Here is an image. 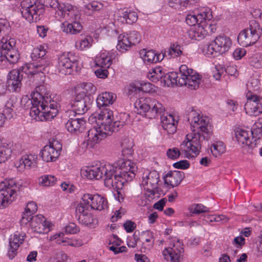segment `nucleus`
Segmentation results:
<instances>
[{"mask_svg": "<svg viewBox=\"0 0 262 262\" xmlns=\"http://www.w3.org/2000/svg\"><path fill=\"white\" fill-rule=\"evenodd\" d=\"M232 45L230 38L225 35H220L209 45H206L202 49L203 53L208 57H216L227 52Z\"/></svg>", "mask_w": 262, "mask_h": 262, "instance_id": "6e6552de", "label": "nucleus"}, {"mask_svg": "<svg viewBox=\"0 0 262 262\" xmlns=\"http://www.w3.org/2000/svg\"><path fill=\"white\" fill-rule=\"evenodd\" d=\"M236 139L239 144L248 146L249 148H253L256 143L253 142L250 139V132L242 129L238 128L235 132Z\"/></svg>", "mask_w": 262, "mask_h": 262, "instance_id": "bb28decb", "label": "nucleus"}, {"mask_svg": "<svg viewBox=\"0 0 262 262\" xmlns=\"http://www.w3.org/2000/svg\"><path fill=\"white\" fill-rule=\"evenodd\" d=\"M67 259V256L64 253L60 252L57 254L56 262H66Z\"/></svg>", "mask_w": 262, "mask_h": 262, "instance_id": "774afa93", "label": "nucleus"}, {"mask_svg": "<svg viewBox=\"0 0 262 262\" xmlns=\"http://www.w3.org/2000/svg\"><path fill=\"white\" fill-rule=\"evenodd\" d=\"M247 85L249 90L248 92H252V91H258L261 86L260 80L256 77H251Z\"/></svg>", "mask_w": 262, "mask_h": 262, "instance_id": "37998d69", "label": "nucleus"}, {"mask_svg": "<svg viewBox=\"0 0 262 262\" xmlns=\"http://www.w3.org/2000/svg\"><path fill=\"white\" fill-rule=\"evenodd\" d=\"M82 200L80 203L88 209L90 207L92 209L101 211L108 208L107 200L98 194H85Z\"/></svg>", "mask_w": 262, "mask_h": 262, "instance_id": "ddd939ff", "label": "nucleus"}, {"mask_svg": "<svg viewBox=\"0 0 262 262\" xmlns=\"http://www.w3.org/2000/svg\"><path fill=\"white\" fill-rule=\"evenodd\" d=\"M17 184L13 179H6L0 183V208L8 206L16 196Z\"/></svg>", "mask_w": 262, "mask_h": 262, "instance_id": "9b49d317", "label": "nucleus"}, {"mask_svg": "<svg viewBox=\"0 0 262 262\" xmlns=\"http://www.w3.org/2000/svg\"><path fill=\"white\" fill-rule=\"evenodd\" d=\"M177 247L174 244H173V247H169L168 248H165L163 251V254L165 257L168 256L170 258V260L172 262H180L181 256V254L183 252V248L180 246V244L178 241ZM165 258H167L165 257Z\"/></svg>", "mask_w": 262, "mask_h": 262, "instance_id": "cd10ccee", "label": "nucleus"}, {"mask_svg": "<svg viewBox=\"0 0 262 262\" xmlns=\"http://www.w3.org/2000/svg\"><path fill=\"white\" fill-rule=\"evenodd\" d=\"M129 118V115L125 113H121L114 118L113 112L109 108H104L98 115L99 120L102 121L101 128L110 133L118 131L124 124L128 123Z\"/></svg>", "mask_w": 262, "mask_h": 262, "instance_id": "0eeeda50", "label": "nucleus"}, {"mask_svg": "<svg viewBox=\"0 0 262 262\" xmlns=\"http://www.w3.org/2000/svg\"><path fill=\"white\" fill-rule=\"evenodd\" d=\"M175 168L186 169L189 168L190 166L189 162L187 160H181L176 162L173 164Z\"/></svg>", "mask_w": 262, "mask_h": 262, "instance_id": "4d7b16f0", "label": "nucleus"}, {"mask_svg": "<svg viewBox=\"0 0 262 262\" xmlns=\"http://www.w3.org/2000/svg\"><path fill=\"white\" fill-rule=\"evenodd\" d=\"M162 77L160 81L164 86L185 85L192 90H196L199 87L202 78L201 75L185 64L180 66L179 73L164 72Z\"/></svg>", "mask_w": 262, "mask_h": 262, "instance_id": "423d86ee", "label": "nucleus"}, {"mask_svg": "<svg viewBox=\"0 0 262 262\" xmlns=\"http://www.w3.org/2000/svg\"><path fill=\"white\" fill-rule=\"evenodd\" d=\"M122 154L124 157H128L132 156L133 152L132 146H128V147H126L124 145V143H122Z\"/></svg>", "mask_w": 262, "mask_h": 262, "instance_id": "680f3d73", "label": "nucleus"}, {"mask_svg": "<svg viewBox=\"0 0 262 262\" xmlns=\"http://www.w3.org/2000/svg\"><path fill=\"white\" fill-rule=\"evenodd\" d=\"M185 177L184 173L180 171H170L163 177L165 185L173 188L178 186Z\"/></svg>", "mask_w": 262, "mask_h": 262, "instance_id": "393cba45", "label": "nucleus"}, {"mask_svg": "<svg viewBox=\"0 0 262 262\" xmlns=\"http://www.w3.org/2000/svg\"><path fill=\"white\" fill-rule=\"evenodd\" d=\"M14 45L13 40L8 41L4 38L0 40V48L3 51L4 63L8 62L10 64H15L18 62L19 54L18 52L13 48Z\"/></svg>", "mask_w": 262, "mask_h": 262, "instance_id": "dca6fc26", "label": "nucleus"}, {"mask_svg": "<svg viewBox=\"0 0 262 262\" xmlns=\"http://www.w3.org/2000/svg\"><path fill=\"white\" fill-rule=\"evenodd\" d=\"M199 0H169V6L175 9L184 11L191 8Z\"/></svg>", "mask_w": 262, "mask_h": 262, "instance_id": "c756f323", "label": "nucleus"}, {"mask_svg": "<svg viewBox=\"0 0 262 262\" xmlns=\"http://www.w3.org/2000/svg\"><path fill=\"white\" fill-rule=\"evenodd\" d=\"M189 210L194 214H200L207 212L209 208L201 204H194L189 207Z\"/></svg>", "mask_w": 262, "mask_h": 262, "instance_id": "a18cd8bd", "label": "nucleus"}, {"mask_svg": "<svg viewBox=\"0 0 262 262\" xmlns=\"http://www.w3.org/2000/svg\"><path fill=\"white\" fill-rule=\"evenodd\" d=\"M11 154V144L4 142L0 139V163L6 161L10 158Z\"/></svg>", "mask_w": 262, "mask_h": 262, "instance_id": "72a5a7b5", "label": "nucleus"}, {"mask_svg": "<svg viewBox=\"0 0 262 262\" xmlns=\"http://www.w3.org/2000/svg\"><path fill=\"white\" fill-rule=\"evenodd\" d=\"M25 210L30 212V213H34L37 210V206L34 202H30L28 203Z\"/></svg>", "mask_w": 262, "mask_h": 262, "instance_id": "e2e57ef3", "label": "nucleus"}, {"mask_svg": "<svg viewBox=\"0 0 262 262\" xmlns=\"http://www.w3.org/2000/svg\"><path fill=\"white\" fill-rule=\"evenodd\" d=\"M112 56H109L108 52L106 51H101L96 57V66L103 68H109L112 64Z\"/></svg>", "mask_w": 262, "mask_h": 262, "instance_id": "7c9ffc66", "label": "nucleus"}, {"mask_svg": "<svg viewBox=\"0 0 262 262\" xmlns=\"http://www.w3.org/2000/svg\"><path fill=\"white\" fill-rule=\"evenodd\" d=\"M87 122L83 118H71L66 123L68 132L78 135L85 131Z\"/></svg>", "mask_w": 262, "mask_h": 262, "instance_id": "412c9836", "label": "nucleus"}, {"mask_svg": "<svg viewBox=\"0 0 262 262\" xmlns=\"http://www.w3.org/2000/svg\"><path fill=\"white\" fill-rule=\"evenodd\" d=\"M8 76L9 77V74L8 75ZM9 77L8 78L7 82H5L4 81L0 79V96H4L7 91L8 89V85L9 86L11 87L12 89V90L14 92H15L12 86L11 85H10L8 83V79Z\"/></svg>", "mask_w": 262, "mask_h": 262, "instance_id": "603ef678", "label": "nucleus"}, {"mask_svg": "<svg viewBox=\"0 0 262 262\" xmlns=\"http://www.w3.org/2000/svg\"><path fill=\"white\" fill-rule=\"evenodd\" d=\"M20 6L22 16L30 23L39 20L45 11L44 5L38 0H22Z\"/></svg>", "mask_w": 262, "mask_h": 262, "instance_id": "1a4fd4ad", "label": "nucleus"}, {"mask_svg": "<svg viewBox=\"0 0 262 262\" xmlns=\"http://www.w3.org/2000/svg\"><path fill=\"white\" fill-rule=\"evenodd\" d=\"M203 26L206 30L208 32V33L209 32L211 33H214L216 29L215 25L212 24L211 19L209 21H208V20H204Z\"/></svg>", "mask_w": 262, "mask_h": 262, "instance_id": "864d4df0", "label": "nucleus"}, {"mask_svg": "<svg viewBox=\"0 0 262 262\" xmlns=\"http://www.w3.org/2000/svg\"><path fill=\"white\" fill-rule=\"evenodd\" d=\"M212 18V12L209 9L203 8L200 12L196 14H188L185 19L186 23L191 26L198 25L203 23L204 20L210 21Z\"/></svg>", "mask_w": 262, "mask_h": 262, "instance_id": "aec40b11", "label": "nucleus"}, {"mask_svg": "<svg viewBox=\"0 0 262 262\" xmlns=\"http://www.w3.org/2000/svg\"><path fill=\"white\" fill-rule=\"evenodd\" d=\"M79 18L78 15L74 16V19H72L70 21H66L61 25V30L70 35L77 34L81 32L82 26L80 23L77 21Z\"/></svg>", "mask_w": 262, "mask_h": 262, "instance_id": "b1692460", "label": "nucleus"}, {"mask_svg": "<svg viewBox=\"0 0 262 262\" xmlns=\"http://www.w3.org/2000/svg\"><path fill=\"white\" fill-rule=\"evenodd\" d=\"M44 4L45 6L52 8L56 10L58 9L60 4L58 0H44Z\"/></svg>", "mask_w": 262, "mask_h": 262, "instance_id": "052dcab7", "label": "nucleus"}, {"mask_svg": "<svg viewBox=\"0 0 262 262\" xmlns=\"http://www.w3.org/2000/svg\"><path fill=\"white\" fill-rule=\"evenodd\" d=\"M117 166L109 163H97L86 167L82 170L89 179L99 180L104 178V185L109 188L121 189L125 181H130L135 177L137 170L136 164L131 160H121Z\"/></svg>", "mask_w": 262, "mask_h": 262, "instance_id": "f03ea898", "label": "nucleus"}, {"mask_svg": "<svg viewBox=\"0 0 262 262\" xmlns=\"http://www.w3.org/2000/svg\"><path fill=\"white\" fill-rule=\"evenodd\" d=\"M167 54L171 57H176L182 54L181 46L178 43L171 44L168 51H165L163 54L164 56Z\"/></svg>", "mask_w": 262, "mask_h": 262, "instance_id": "ea45409f", "label": "nucleus"}, {"mask_svg": "<svg viewBox=\"0 0 262 262\" xmlns=\"http://www.w3.org/2000/svg\"><path fill=\"white\" fill-rule=\"evenodd\" d=\"M81 88L83 90L82 92H84L86 96H90L94 94L96 91V87L92 83H83L81 84Z\"/></svg>", "mask_w": 262, "mask_h": 262, "instance_id": "49530a36", "label": "nucleus"}, {"mask_svg": "<svg viewBox=\"0 0 262 262\" xmlns=\"http://www.w3.org/2000/svg\"><path fill=\"white\" fill-rule=\"evenodd\" d=\"M261 32L259 24L255 20H251L249 27L239 33L237 41L243 47L251 46L258 40Z\"/></svg>", "mask_w": 262, "mask_h": 262, "instance_id": "9d476101", "label": "nucleus"}, {"mask_svg": "<svg viewBox=\"0 0 262 262\" xmlns=\"http://www.w3.org/2000/svg\"><path fill=\"white\" fill-rule=\"evenodd\" d=\"M89 210L81 203L78 205L76 208L75 214L80 224L85 226H89L93 223V217L91 213L86 211Z\"/></svg>", "mask_w": 262, "mask_h": 262, "instance_id": "5701e85b", "label": "nucleus"}, {"mask_svg": "<svg viewBox=\"0 0 262 262\" xmlns=\"http://www.w3.org/2000/svg\"><path fill=\"white\" fill-rule=\"evenodd\" d=\"M246 51L244 48H237L233 53V56L236 60L241 59L246 55Z\"/></svg>", "mask_w": 262, "mask_h": 262, "instance_id": "13d9d810", "label": "nucleus"}, {"mask_svg": "<svg viewBox=\"0 0 262 262\" xmlns=\"http://www.w3.org/2000/svg\"><path fill=\"white\" fill-rule=\"evenodd\" d=\"M97 121L98 123H100L99 128H91L87 132V145L90 148H93L95 145L98 143L102 139L105 138L107 135H111L112 134L108 131H105L104 129L101 128L102 121L99 120L98 119Z\"/></svg>", "mask_w": 262, "mask_h": 262, "instance_id": "a211bd4d", "label": "nucleus"}, {"mask_svg": "<svg viewBox=\"0 0 262 262\" xmlns=\"http://www.w3.org/2000/svg\"><path fill=\"white\" fill-rule=\"evenodd\" d=\"M116 98L115 94L110 92H104L100 94L96 100L97 106L100 108L104 107L102 111L107 108L109 104H112Z\"/></svg>", "mask_w": 262, "mask_h": 262, "instance_id": "c85d7f7f", "label": "nucleus"}, {"mask_svg": "<svg viewBox=\"0 0 262 262\" xmlns=\"http://www.w3.org/2000/svg\"><path fill=\"white\" fill-rule=\"evenodd\" d=\"M50 224L42 215L38 214L34 216L30 226L34 232L41 234L49 231Z\"/></svg>", "mask_w": 262, "mask_h": 262, "instance_id": "4be33fe9", "label": "nucleus"}, {"mask_svg": "<svg viewBox=\"0 0 262 262\" xmlns=\"http://www.w3.org/2000/svg\"><path fill=\"white\" fill-rule=\"evenodd\" d=\"M130 42L126 33L121 34L118 37L117 49L123 53L132 46Z\"/></svg>", "mask_w": 262, "mask_h": 262, "instance_id": "f704fd0d", "label": "nucleus"}, {"mask_svg": "<svg viewBox=\"0 0 262 262\" xmlns=\"http://www.w3.org/2000/svg\"><path fill=\"white\" fill-rule=\"evenodd\" d=\"M186 115L191 125L192 133L186 136V140L182 142L180 149L174 147L167 150L166 155L169 159L178 158L181 155L180 151L184 152L187 158L190 156L189 152L198 156L200 152L203 141L209 140L212 136V129L208 117L201 116L193 108H189Z\"/></svg>", "mask_w": 262, "mask_h": 262, "instance_id": "f257e3e1", "label": "nucleus"}, {"mask_svg": "<svg viewBox=\"0 0 262 262\" xmlns=\"http://www.w3.org/2000/svg\"><path fill=\"white\" fill-rule=\"evenodd\" d=\"M164 72L161 67H156L151 69L147 74L148 78L154 82H157L162 78Z\"/></svg>", "mask_w": 262, "mask_h": 262, "instance_id": "58836bf2", "label": "nucleus"}, {"mask_svg": "<svg viewBox=\"0 0 262 262\" xmlns=\"http://www.w3.org/2000/svg\"><path fill=\"white\" fill-rule=\"evenodd\" d=\"M166 202V198L162 199L154 205V208L159 211H162Z\"/></svg>", "mask_w": 262, "mask_h": 262, "instance_id": "0e129e2a", "label": "nucleus"}, {"mask_svg": "<svg viewBox=\"0 0 262 262\" xmlns=\"http://www.w3.org/2000/svg\"><path fill=\"white\" fill-rule=\"evenodd\" d=\"M123 226L127 232H131L135 229L136 225L131 221H127L124 223Z\"/></svg>", "mask_w": 262, "mask_h": 262, "instance_id": "bf43d9fd", "label": "nucleus"}, {"mask_svg": "<svg viewBox=\"0 0 262 262\" xmlns=\"http://www.w3.org/2000/svg\"><path fill=\"white\" fill-rule=\"evenodd\" d=\"M92 39L90 37H84L76 42V47L82 50L91 46Z\"/></svg>", "mask_w": 262, "mask_h": 262, "instance_id": "de8ad7c7", "label": "nucleus"}, {"mask_svg": "<svg viewBox=\"0 0 262 262\" xmlns=\"http://www.w3.org/2000/svg\"><path fill=\"white\" fill-rule=\"evenodd\" d=\"M212 155L217 157L225 151V146L222 141H217L212 144L210 148Z\"/></svg>", "mask_w": 262, "mask_h": 262, "instance_id": "a19ab883", "label": "nucleus"}, {"mask_svg": "<svg viewBox=\"0 0 262 262\" xmlns=\"http://www.w3.org/2000/svg\"><path fill=\"white\" fill-rule=\"evenodd\" d=\"M79 229L78 227L73 223H70L65 227V232L67 233L75 234L79 232Z\"/></svg>", "mask_w": 262, "mask_h": 262, "instance_id": "6e6d98bb", "label": "nucleus"}, {"mask_svg": "<svg viewBox=\"0 0 262 262\" xmlns=\"http://www.w3.org/2000/svg\"><path fill=\"white\" fill-rule=\"evenodd\" d=\"M208 34V32L203 26V23L198 25L194 29L190 32L191 37L195 40H201Z\"/></svg>", "mask_w": 262, "mask_h": 262, "instance_id": "4c0bfd02", "label": "nucleus"}, {"mask_svg": "<svg viewBox=\"0 0 262 262\" xmlns=\"http://www.w3.org/2000/svg\"><path fill=\"white\" fill-rule=\"evenodd\" d=\"M61 148V144L58 141H54L44 146L40 155L44 161L53 162L59 157Z\"/></svg>", "mask_w": 262, "mask_h": 262, "instance_id": "f3484780", "label": "nucleus"}, {"mask_svg": "<svg viewBox=\"0 0 262 262\" xmlns=\"http://www.w3.org/2000/svg\"><path fill=\"white\" fill-rule=\"evenodd\" d=\"M56 178L52 175H45L39 179V183L43 186H50L55 184Z\"/></svg>", "mask_w": 262, "mask_h": 262, "instance_id": "c03bdc74", "label": "nucleus"}, {"mask_svg": "<svg viewBox=\"0 0 262 262\" xmlns=\"http://www.w3.org/2000/svg\"><path fill=\"white\" fill-rule=\"evenodd\" d=\"M35 165V158L33 155H25L19 160V165L17 167L19 168V170H23L25 168H30L34 167Z\"/></svg>", "mask_w": 262, "mask_h": 262, "instance_id": "c9c22d12", "label": "nucleus"}, {"mask_svg": "<svg viewBox=\"0 0 262 262\" xmlns=\"http://www.w3.org/2000/svg\"><path fill=\"white\" fill-rule=\"evenodd\" d=\"M33 213H30L28 211L25 210V211L23 213L20 222L22 224H27V223H30L31 221L34 219V216H32Z\"/></svg>", "mask_w": 262, "mask_h": 262, "instance_id": "3c124183", "label": "nucleus"}, {"mask_svg": "<svg viewBox=\"0 0 262 262\" xmlns=\"http://www.w3.org/2000/svg\"><path fill=\"white\" fill-rule=\"evenodd\" d=\"M35 90L32 97L30 115L37 121H49L57 115L58 104L51 99L45 85H40Z\"/></svg>", "mask_w": 262, "mask_h": 262, "instance_id": "39448f33", "label": "nucleus"}, {"mask_svg": "<svg viewBox=\"0 0 262 262\" xmlns=\"http://www.w3.org/2000/svg\"><path fill=\"white\" fill-rule=\"evenodd\" d=\"M93 101V97L86 96L84 92H80L71 103V106L76 114L82 115L91 108Z\"/></svg>", "mask_w": 262, "mask_h": 262, "instance_id": "2eb2a0df", "label": "nucleus"}, {"mask_svg": "<svg viewBox=\"0 0 262 262\" xmlns=\"http://www.w3.org/2000/svg\"><path fill=\"white\" fill-rule=\"evenodd\" d=\"M99 68L96 70L95 72L96 76L99 78H106L108 74L107 71L108 68H103L99 67Z\"/></svg>", "mask_w": 262, "mask_h": 262, "instance_id": "5fc2aeb1", "label": "nucleus"}, {"mask_svg": "<svg viewBox=\"0 0 262 262\" xmlns=\"http://www.w3.org/2000/svg\"><path fill=\"white\" fill-rule=\"evenodd\" d=\"M33 62L14 69L9 72L8 83L15 92H19L21 87L23 78L28 75L35 76L47 71L50 62L46 56V52L42 46L33 50L31 55Z\"/></svg>", "mask_w": 262, "mask_h": 262, "instance_id": "7ed1b4c3", "label": "nucleus"}, {"mask_svg": "<svg viewBox=\"0 0 262 262\" xmlns=\"http://www.w3.org/2000/svg\"><path fill=\"white\" fill-rule=\"evenodd\" d=\"M141 54H144V60L148 63H157L161 61L164 57V55H161L160 54L155 52L154 50L146 51L144 49L142 51Z\"/></svg>", "mask_w": 262, "mask_h": 262, "instance_id": "2f4dec72", "label": "nucleus"}, {"mask_svg": "<svg viewBox=\"0 0 262 262\" xmlns=\"http://www.w3.org/2000/svg\"><path fill=\"white\" fill-rule=\"evenodd\" d=\"M134 105L138 114L148 118L160 116L162 127L168 134H173L176 132L178 121L172 115L165 113L163 104L156 100L150 98H140L136 100Z\"/></svg>", "mask_w": 262, "mask_h": 262, "instance_id": "20e7f679", "label": "nucleus"}, {"mask_svg": "<svg viewBox=\"0 0 262 262\" xmlns=\"http://www.w3.org/2000/svg\"><path fill=\"white\" fill-rule=\"evenodd\" d=\"M25 237V233H20L18 232L11 235L7 253V256L10 259H12L17 254L18 248L23 243Z\"/></svg>", "mask_w": 262, "mask_h": 262, "instance_id": "6ab92c4d", "label": "nucleus"}, {"mask_svg": "<svg viewBox=\"0 0 262 262\" xmlns=\"http://www.w3.org/2000/svg\"><path fill=\"white\" fill-rule=\"evenodd\" d=\"M56 12L59 16L63 17H66L67 16L72 18L73 16L77 15L74 13L73 6L68 3L60 4L58 9H56Z\"/></svg>", "mask_w": 262, "mask_h": 262, "instance_id": "473e14b6", "label": "nucleus"}, {"mask_svg": "<svg viewBox=\"0 0 262 262\" xmlns=\"http://www.w3.org/2000/svg\"><path fill=\"white\" fill-rule=\"evenodd\" d=\"M250 134L252 136V140H254L253 142L257 144V142L262 137V119L254 123L251 130L250 131Z\"/></svg>", "mask_w": 262, "mask_h": 262, "instance_id": "e433bc0d", "label": "nucleus"}, {"mask_svg": "<svg viewBox=\"0 0 262 262\" xmlns=\"http://www.w3.org/2000/svg\"><path fill=\"white\" fill-rule=\"evenodd\" d=\"M126 34L132 46L135 45L140 42L141 37L138 32L136 31H132Z\"/></svg>", "mask_w": 262, "mask_h": 262, "instance_id": "09e8293b", "label": "nucleus"}, {"mask_svg": "<svg viewBox=\"0 0 262 262\" xmlns=\"http://www.w3.org/2000/svg\"><path fill=\"white\" fill-rule=\"evenodd\" d=\"M79 57L72 53H64L58 58V69L59 72L64 75H71L74 69L78 70Z\"/></svg>", "mask_w": 262, "mask_h": 262, "instance_id": "f8f14e48", "label": "nucleus"}, {"mask_svg": "<svg viewBox=\"0 0 262 262\" xmlns=\"http://www.w3.org/2000/svg\"><path fill=\"white\" fill-rule=\"evenodd\" d=\"M121 17L123 18V22L125 21L126 23L132 24L136 22L137 20V14L135 12L133 11H124L122 13Z\"/></svg>", "mask_w": 262, "mask_h": 262, "instance_id": "79ce46f5", "label": "nucleus"}, {"mask_svg": "<svg viewBox=\"0 0 262 262\" xmlns=\"http://www.w3.org/2000/svg\"><path fill=\"white\" fill-rule=\"evenodd\" d=\"M247 101L245 104L246 113L250 116H257L262 113V97L252 92L246 94Z\"/></svg>", "mask_w": 262, "mask_h": 262, "instance_id": "4468645a", "label": "nucleus"}, {"mask_svg": "<svg viewBox=\"0 0 262 262\" xmlns=\"http://www.w3.org/2000/svg\"><path fill=\"white\" fill-rule=\"evenodd\" d=\"M156 189L157 188H151V189H145L146 192L145 195L148 201L153 200L155 198V195L156 193L155 189Z\"/></svg>", "mask_w": 262, "mask_h": 262, "instance_id": "69168bd1", "label": "nucleus"}, {"mask_svg": "<svg viewBox=\"0 0 262 262\" xmlns=\"http://www.w3.org/2000/svg\"><path fill=\"white\" fill-rule=\"evenodd\" d=\"M85 8L92 11H100L103 8V5L101 3L94 1L85 5Z\"/></svg>", "mask_w": 262, "mask_h": 262, "instance_id": "8fccbe9b", "label": "nucleus"}, {"mask_svg": "<svg viewBox=\"0 0 262 262\" xmlns=\"http://www.w3.org/2000/svg\"><path fill=\"white\" fill-rule=\"evenodd\" d=\"M135 256L137 262H149V259L145 255L136 254Z\"/></svg>", "mask_w": 262, "mask_h": 262, "instance_id": "338daca9", "label": "nucleus"}, {"mask_svg": "<svg viewBox=\"0 0 262 262\" xmlns=\"http://www.w3.org/2000/svg\"><path fill=\"white\" fill-rule=\"evenodd\" d=\"M142 185L144 189L158 188V184L160 181L159 174L156 170L149 172L148 174L142 177Z\"/></svg>", "mask_w": 262, "mask_h": 262, "instance_id": "a878e982", "label": "nucleus"}]
</instances>
